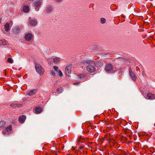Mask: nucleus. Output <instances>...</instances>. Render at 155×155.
<instances>
[{
    "label": "nucleus",
    "instance_id": "nucleus-1",
    "mask_svg": "<svg viewBox=\"0 0 155 155\" xmlns=\"http://www.w3.org/2000/svg\"><path fill=\"white\" fill-rule=\"evenodd\" d=\"M35 68L37 72L40 75H42L44 72V70L39 64H37L35 65Z\"/></svg>",
    "mask_w": 155,
    "mask_h": 155
},
{
    "label": "nucleus",
    "instance_id": "nucleus-2",
    "mask_svg": "<svg viewBox=\"0 0 155 155\" xmlns=\"http://www.w3.org/2000/svg\"><path fill=\"white\" fill-rule=\"evenodd\" d=\"M86 70L88 72L90 73H92L95 71L96 69L94 66L91 64H89L87 66L86 68Z\"/></svg>",
    "mask_w": 155,
    "mask_h": 155
},
{
    "label": "nucleus",
    "instance_id": "nucleus-3",
    "mask_svg": "<svg viewBox=\"0 0 155 155\" xmlns=\"http://www.w3.org/2000/svg\"><path fill=\"white\" fill-rule=\"evenodd\" d=\"M34 5L35 7V10L38 11L39 9L37 8V7H39L41 4V0L37 1L34 3Z\"/></svg>",
    "mask_w": 155,
    "mask_h": 155
},
{
    "label": "nucleus",
    "instance_id": "nucleus-4",
    "mask_svg": "<svg viewBox=\"0 0 155 155\" xmlns=\"http://www.w3.org/2000/svg\"><path fill=\"white\" fill-rule=\"evenodd\" d=\"M129 74L130 78L134 81H135L136 79V77L134 73L131 71V68L129 69Z\"/></svg>",
    "mask_w": 155,
    "mask_h": 155
},
{
    "label": "nucleus",
    "instance_id": "nucleus-5",
    "mask_svg": "<svg viewBox=\"0 0 155 155\" xmlns=\"http://www.w3.org/2000/svg\"><path fill=\"white\" fill-rule=\"evenodd\" d=\"M71 65H69L67 66L65 68V73L67 76H69L71 74Z\"/></svg>",
    "mask_w": 155,
    "mask_h": 155
},
{
    "label": "nucleus",
    "instance_id": "nucleus-6",
    "mask_svg": "<svg viewBox=\"0 0 155 155\" xmlns=\"http://www.w3.org/2000/svg\"><path fill=\"white\" fill-rule=\"evenodd\" d=\"M113 67L112 65L110 64H106L105 67V70L107 71H113Z\"/></svg>",
    "mask_w": 155,
    "mask_h": 155
},
{
    "label": "nucleus",
    "instance_id": "nucleus-7",
    "mask_svg": "<svg viewBox=\"0 0 155 155\" xmlns=\"http://www.w3.org/2000/svg\"><path fill=\"white\" fill-rule=\"evenodd\" d=\"M146 98L150 100L154 99V95L151 92H148L147 94Z\"/></svg>",
    "mask_w": 155,
    "mask_h": 155
},
{
    "label": "nucleus",
    "instance_id": "nucleus-8",
    "mask_svg": "<svg viewBox=\"0 0 155 155\" xmlns=\"http://www.w3.org/2000/svg\"><path fill=\"white\" fill-rule=\"evenodd\" d=\"M10 24L8 23H6L4 25V28L5 29V31L6 32H4V33L6 34L7 32L10 29Z\"/></svg>",
    "mask_w": 155,
    "mask_h": 155
},
{
    "label": "nucleus",
    "instance_id": "nucleus-9",
    "mask_svg": "<svg viewBox=\"0 0 155 155\" xmlns=\"http://www.w3.org/2000/svg\"><path fill=\"white\" fill-rule=\"evenodd\" d=\"M29 23L31 26L35 25L37 24V21L35 19H30L29 21Z\"/></svg>",
    "mask_w": 155,
    "mask_h": 155
},
{
    "label": "nucleus",
    "instance_id": "nucleus-10",
    "mask_svg": "<svg viewBox=\"0 0 155 155\" xmlns=\"http://www.w3.org/2000/svg\"><path fill=\"white\" fill-rule=\"evenodd\" d=\"M26 118V117L25 115H22L20 116L18 119L19 121L21 123L24 122Z\"/></svg>",
    "mask_w": 155,
    "mask_h": 155
},
{
    "label": "nucleus",
    "instance_id": "nucleus-11",
    "mask_svg": "<svg viewBox=\"0 0 155 155\" xmlns=\"http://www.w3.org/2000/svg\"><path fill=\"white\" fill-rule=\"evenodd\" d=\"M32 38V35L31 33H28L25 35V38L26 40L29 41L31 40Z\"/></svg>",
    "mask_w": 155,
    "mask_h": 155
},
{
    "label": "nucleus",
    "instance_id": "nucleus-12",
    "mask_svg": "<svg viewBox=\"0 0 155 155\" xmlns=\"http://www.w3.org/2000/svg\"><path fill=\"white\" fill-rule=\"evenodd\" d=\"M11 106L13 108H15L16 107H21L22 106V104H11Z\"/></svg>",
    "mask_w": 155,
    "mask_h": 155
},
{
    "label": "nucleus",
    "instance_id": "nucleus-13",
    "mask_svg": "<svg viewBox=\"0 0 155 155\" xmlns=\"http://www.w3.org/2000/svg\"><path fill=\"white\" fill-rule=\"evenodd\" d=\"M86 74L85 73L80 74L77 75L78 78L80 79H82L86 77Z\"/></svg>",
    "mask_w": 155,
    "mask_h": 155
},
{
    "label": "nucleus",
    "instance_id": "nucleus-14",
    "mask_svg": "<svg viewBox=\"0 0 155 155\" xmlns=\"http://www.w3.org/2000/svg\"><path fill=\"white\" fill-rule=\"evenodd\" d=\"M60 58L59 57H56L53 59V62L54 64H57L60 61Z\"/></svg>",
    "mask_w": 155,
    "mask_h": 155
},
{
    "label": "nucleus",
    "instance_id": "nucleus-15",
    "mask_svg": "<svg viewBox=\"0 0 155 155\" xmlns=\"http://www.w3.org/2000/svg\"><path fill=\"white\" fill-rule=\"evenodd\" d=\"M52 10V7L50 5H48L46 7L45 11L48 13H50Z\"/></svg>",
    "mask_w": 155,
    "mask_h": 155
},
{
    "label": "nucleus",
    "instance_id": "nucleus-16",
    "mask_svg": "<svg viewBox=\"0 0 155 155\" xmlns=\"http://www.w3.org/2000/svg\"><path fill=\"white\" fill-rule=\"evenodd\" d=\"M23 11L24 12L26 13L29 12V8L28 6H24L23 8Z\"/></svg>",
    "mask_w": 155,
    "mask_h": 155
},
{
    "label": "nucleus",
    "instance_id": "nucleus-17",
    "mask_svg": "<svg viewBox=\"0 0 155 155\" xmlns=\"http://www.w3.org/2000/svg\"><path fill=\"white\" fill-rule=\"evenodd\" d=\"M37 92V90L34 89L30 91L28 93V95H32L35 94Z\"/></svg>",
    "mask_w": 155,
    "mask_h": 155
},
{
    "label": "nucleus",
    "instance_id": "nucleus-18",
    "mask_svg": "<svg viewBox=\"0 0 155 155\" xmlns=\"http://www.w3.org/2000/svg\"><path fill=\"white\" fill-rule=\"evenodd\" d=\"M35 111L37 114H39L42 111V108L40 107H36L35 109Z\"/></svg>",
    "mask_w": 155,
    "mask_h": 155
},
{
    "label": "nucleus",
    "instance_id": "nucleus-19",
    "mask_svg": "<svg viewBox=\"0 0 155 155\" xmlns=\"http://www.w3.org/2000/svg\"><path fill=\"white\" fill-rule=\"evenodd\" d=\"M83 63V64H91L93 63V61L91 60H87L84 61Z\"/></svg>",
    "mask_w": 155,
    "mask_h": 155
},
{
    "label": "nucleus",
    "instance_id": "nucleus-20",
    "mask_svg": "<svg viewBox=\"0 0 155 155\" xmlns=\"http://www.w3.org/2000/svg\"><path fill=\"white\" fill-rule=\"evenodd\" d=\"M12 129V126L11 125H10L5 128V130L6 131L8 132L11 131Z\"/></svg>",
    "mask_w": 155,
    "mask_h": 155
},
{
    "label": "nucleus",
    "instance_id": "nucleus-21",
    "mask_svg": "<svg viewBox=\"0 0 155 155\" xmlns=\"http://www.w3.org/2000/svg\"><path fill=\"white\" fill-rule=\"evenodd\" d=\"M7 61L10 63L12 64L13 62V61L11 58H8L7 60Z\"/></svg>",
    "mask_w": 155,
    "mask_h": 155
},
{
    "label": "nucleus",
    "instance_id": "nucleus-22",
    "mask_svg": "<svg viewBox=\"0 0 155 155\" xmlns=\"http://www.w3.org/2000/svg\"><path fill=\"white\" fill-rule=\"evenodd\" d=\"M62 88L61 87H59L57 88V91L59 93H61L62 92Z\"/></svg>",
    "mask_w": 155,
    "mask_h": 155
},
{
    "label": "nucleus",
    "instance_id": "nucleus-23",
    "mask_svg": "<svg viewBox=\"0 0 155 155\" xmlns=\"http://www.w3.org/2000/svg\"><path fill=\"white\" fill-rule=\"evenodd\" d=\"M57 72L58 73V75L60 77H61L63 76V74L60 70L58 71Z\"/></svg>",
    "mask_w": 155,
    "mask_h": 155
},
{
    "label": "nucleus",
    "instance_id": "nucleus-24",
    "mask_svg": "<svg viewBox=\"0 0 155 155\" xmlns=\"http://www.w3.org/2000/svg\"><path fill=\"white\" fill-rule=\"evenodd\" d=\"M5 124V122L3 121H0V127L4 126Z\"/></svg>",
    "mask_w": 155,
    "mask_h": 155
},
{
    "label": "nucleus",
    "instance_id": "nucleus-25",
    "mask_svg": "<svg viewBox=\"0 0 155 155\" xmlns=\"http://www.w3.org/2000/svg\"><path fill=\"white\" fill-rule=\"evenodd\" d=\"M101 23L102 24H104L106 22V20L104 18H101Z\"/></svg>",
    "mask_w": 155,
    "mask_h": 155
},
{
    "label": "nucleus",
    "instance_id": "nucleus-26",
    "mask_svg": "<svg viewBox=\"0 0 155 155\" xmlns=\"http://www.w3.org/2000/svg\"><path fill=\"white\" fill-rule=\"evenodd\" d=\"M101 63L100 62H97L94 63V64L95 66L97 67L101 65Z\"/></svg>",
    "mask_w": 155,
    "mask_h": 155
},
{
    "label": "nucleus",
    "instance_id": "nucleus-27",
    "mask_svg": "<svg viewBox=\"0 0 155 155\" xmlns=\"http://www.w3.org/2000/svg\"><path fill=\"white\" fill-rule=\"evenodd\" d=\"M53 68L57 72L58 71V66H54L53 67Z\"/></svg>",
    "mask_w": 155,
    "mask_h": 155
},
{
    "label": "nucleus",
    "instance_id": "nucleus-28",
    "mask_svg": "<svg viewBox=\"0 0 155 155\" xmlns=\"http://www.w3.org/2000/svg\"><path fill=\"white\" fill-rule=\"evenodd\" d=\"M51 75L52 76H54L55 75V73L53 71H51Z\"/></svg>",
    "mask_w": 155,
    "mask_h": 155
},
{
    "label": "nucleus",
    "instance_id": "nucleus-29",
    "mask_svg": "<svg viewBox=\"0 0 155 155\" xmlns=\"http://www.w3.org/2000/svg\"><path fill=\"white\" fill-rule=\"evenodd\" d=\"M62 0H56V2H57L59 3L60 2H61L62 1Z\"/></svg>",
    "mask_w": 155,
    "mask_h": 155
},
{
    "label": "nucleus",
    "instance_id": "nucleus-30",
    "mask_svg": "<svg viewBox=\"0 0 155 155\" xmlns=\"http://www.w3.org/2000/svg\"><path fill=\"white\" fill-rule=\"evenodd\" d=\"M3 44V41L2 40H0V45H2Z\"/></svg>",
    "mask_w": 155,
    "mask_h": 155
},
{
    "label": "nucleus",
    "instance_id": "nucleus-31",
    "mask_svg": "<svg viewBox=\"0 0 155 155\" xmlns=\"http://www.w3.org/2000/svg\"><path fill=\"white\" fill-rule=\"evenodd\" d=\"M79 84V83H74V84H75V85H78V84Z\"/></svg>",
    "mask_w": 155,
    "mask_h": 155
},
{
    "label": "nucleus",
    "instance_id": "nucleus-32",
    "mask_svg": "<svg viewBox=\"0 0 155 155\" xmlns=\"http://www.w3.org/2000/svg\"><path fill=\"white\" fill-rule=\"evenodd\" d=\"M83 148V147H82V146H80V149H82Z\"/></svg>",
    "mask_w": 155,
    "mask_h": 155
},
{
    "label": "nucleus",
    "instance_id": "nucleus-33",
    "mask_svg": "<svg viewBox=\"0 0 155 155\" xmlns=\"http://www.w3.org/2000/svg\"><path fill=\"white\" fill-rule=\"evenodd\" d=\"M2 21V19L0 18V23H1Z\"/></svg>",
    "mask_w": 155,
    "mask_h": 155
},
{
    "label": "nucleus",
    "instance_id": "nucleus-34",
    "mask_svg": "<svg viewBox=\"0 0 155 155\" xmlns=\"http://www.w3.org/2000/svg\"><path fill=\"white\" fill-rule=\"evenodd\" d=\"M30 0V1H34V0Z\"/></svg>",
    "mask_w": 155,
    "mask_h": 155
}]
</instances>
